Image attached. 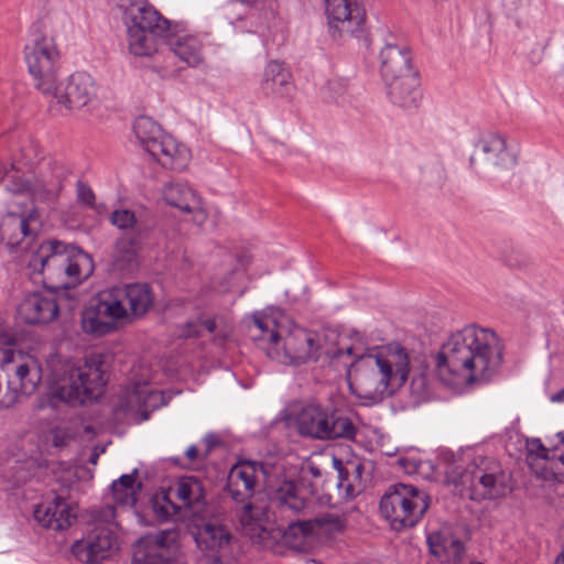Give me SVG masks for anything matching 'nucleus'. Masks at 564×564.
I'll return each instance as SVG.
<instances>
[{
	"label": "nucleus",
	"mask_w": 564,
	"mask_h": 564,
	"mask_svg": "<svg viewBox=\"0 0 564 564\" xmlns=\"http://www.w3.org/2000/svg\"><path fill=\"white\" fill-rule=\"evenodd\" d=\"M105 362L101 356H90L82 365L70 367L57 395L69 403L86 404L96 401L105 390Z\"/></svg>",
	"instance_id": "obj_13"
},
{
	"label": "nucleus",
	"mask_w": 564,
	"mask_h": 564,
	"mask_svg": "<svg viewBox=\"0 0 564 564\" xmlns=\"http://www.w3.org/2000/svg\"><path fill=\"white\" fill-rule=\"evenodd\" d=\"M556 437L560 440V443L564 445V431L557 432Z\"/></svg>",
	"instance_id": "obj_61"
},
{
	"label": "nucleus",
	"mask_w": 564,
	"mask_h": 564,
	"mask_svg": "<svg viewBox=\"0 0 564 564\" xmlns=\"http://www.w3.org/2000/svg\"><path fill=\"white\" fill-rule=\"evenodd\" d=\"M337 474H338V482H337V487L340 489V488H345V494H352L354 491V488H352V485L351 484H345L348 479V470L343 466L340 465V467H337Z\"/></svg>",
	"instance_id": "obj_48"
},
{
	"label": "nucleus",
	"mask_w": 564,
	"mask_h": 564,
	"mask_svg": "<svg viewBox=\"0 0 564 564\" xmlns=\"http://www.w3.org/2000/svg\"><path fill=\"white\" fill-rule=\"evenodd\" d=\"M316 496H247L242 507L237 512L241 531L252 543L268 546L270 542L283 538L285 543L294 549H304L315 536V529L333 521V518H316L313 520L290 522L288 528L275 524L274 505L281 514L289 511L300 513L310 508ZM319 505H328L332 496H317Z\"/></svg>",
	"instance_id": "obj_1"
},
{
	"label": "nucleus",
	"mask_w": 564,
	"mask_h": 564,
	"mask_svg": "<svg viewBox=\"0 0 564 564\" xmlns=\"http://www.w3.org/2000/svg\"><path fill=\"white\" fill-rule=\"evenodd\" d=\"M29 268L43 275L44 283L52 282L50 289H67L86 280L94 272L91 254L73 242L45 239L32 253Z\"/></svg>",
	"instance_id": "obj_7"
},
{
	"label": "nucleus",
	"mask_w": 564,
	"mask_h": 564,
	"mask_svg": "<svg viewBox=\"0 0 564 564\" xmlns=\"http://www.w3.org/2000/svg\"><path fill=\"white\" fill-rule=\"evenodd\" d=\"M97 88L94 78L85 72L72 74L65 85L55 84L53 93L57 104L68 110L82 109L88 106L96 97Z\"/></svg>",
	"instance_id": "obj_18"
},
{
	"label": "nucleus",
	"mask_w": 564,
	"mask_h": 564,
	"mask_svg": "<svg viewBox=\"0 0 564 564\" xmlns=\"http://www.w3.org/2000/svg\"><path fill=\"white\" fill-rule=\"evenodd\" d=\"M297 492V484L294 480H284L283 486H280L274 490L273 494H296Z\"/></svg>",
	"instance_id": "obj_50"
},
{
	"label": "nucleus",
	"mask_w": 564,
	"mask_h": 564,
	"mask_svg": "<svg viewBox=\"0 0 564 564\" xmlns=\"http://www.w3.org/2000/svg\"><path fill=\"white\" fill-rule=\"evenodd\" d=\"M536 455L538 458L542 460H549V457L552 456L550 451L542 444L541 440L535 438L531 443L530 454Z\"/></svg>",
	"instance_id": "obj_46"
},
{
	"label": "nucleus",
	"mask_w": 564,
	"mask_h": 564,
	"mask_svg": "<svg viewBox=\"0 0 564 564\" xmlns=\"http://www.w3.org/2000/svg\"><path fill=\"white\" fill-rule=\"evenodd\" d=\"M98 457H99V454L97 452L91 453L89 456V463H91L94 465L97 464Z\"/></svg>",
	"instance_id": "obj_59"
},
{
	"label": "nucleus",
	"mask_w": 564,
	"mask_h": 564,
	"mask_svg": "<svg viewBox=\"0 0 564 564\" xmlns=\"http://www.w3.org/2000/svg\"><path fill=\"white\" fill-rule=\"evenodd\" d=\"M380 72L386 82L405 77L409 74H419L412 66V55L404 45L387 41L379 52Z\"/></svg>",
	"instance_id": "obj_23"
},
{
	"label": "nucleus",
	"mask_w": 564,
	"mask_h": 564,
	"mask_svg": "<svg viewBox=\"0 0 564 564\" xmlns=\"http://www.w3.org/2000/svg\"><path fill=\"white\" fill-rule=\"evenodd\" d=\"M340 465H343L341 460L337 459V458H334V466H335V468L337 469V467H340Z\"/></svg>",
	"instance_id": "obj_63"
},
{
	"label": "nucleus",
	"mask_w": 564,
	"mask_h": 564,
	"mask_svg": "<svg viewBox=\"0 0 564 564\" xmlns=\"http://www.w3.org/2000/svg\"><path fill=\"white\" fill-rule=\"evenodd\" d=\"M124 498V502H131L132 505H135L138 502V497L139 496H134V495H131V496H122Z\"/></svg>",
	"instance_id": "obj_57"
},
{
	"label": "nucleus",
	"mask_w": 564,
	"mask_h": 564,
	"mask_svg": "<svg viewBox=\"0 0 564 564\" xmlns=\"http://www.w3.org/2000/svg\"><path fill=\"white\" fill-rule=\"evenodd\" d=\"M355 360L358 361L355 384L349 387L365 406L379 404L392 395L406 382L410 373L409 354L400 345L390 348L388 354L356 357Z\"/></svg>",
	"instance_id": "obj_6"
},
{
	"label": "nucleus",
	"mask_w": 564,
	"mask_h": 564,
	"mask_svg": "<svg viewBox=\"0 0 564 564\" xmlns=\"http://www.w3.org/2000/svg\"><path fill=\"white\" fill-rule=\"evenodd\" d=\"M399 464H400V466L403 467V469L406 474L411 475V474L419 473L423 468V465L425 463L421 459L405 457V458H400Z\"/></svg>",
	"instance_id": "obj_43"
},
{
	"label": "nucleus",
	"mask_w": 564,
	"mask_h": 564,
	"mask_svg": "<svg viewBox=\"0 0 564 564\" xmlns=\"http://www.w3.org/2000/svg\"><path fill=\"white\" fill-rule=\"evenodd\" d=\"M284 361L293 366L318 361L324 354L319 335L305 328H295L284 338Z\"/></svg>",
	"instance_id": "obj_19"
},
{
	"label": "nucleus",
	"mask_w": 564,
	"mask_h": 564,
	"mask_svg": "<svg viewBox=\"0 0 564 564\" xmlns=\"http://www.w3.org/2000/svg\"><path fill=\"white\" fill-rule=\"evenodd\" d=\"M116 517L112 505L90 509L85 535L72 545V553L78 561L98 563L110 556L117 546Z\"/></svg>",
	"instance_id": "obj_9"
},
{
	"label": "nucleus",
	"mask_w": 564,
	"mask_h": 564,
	"mask_svg": "<svg viewBox=\"0 0 564 564\" xmlns=\"http://www.w3.org/2000/svg\"><path fill=\"white\" fill-rule=\"evenodd\" d=\"M183 335L185 337H200L203 335L200 318L187 322Z\"/></svg>",
	"instance_id": "obj_47"
},
{
	"label": "nucleus",
	"mask_w": 564,
	"mask_h": 564,
	"mask_svg": "<svg viewBox=\"0 0 564 564\" xmlns=\"http://www.w3.org/2000/svg\"><path fill=\"white\" fill-rule=\"evenodd\" d=\"M70 496H54L34 507L35 521L45 529L63 531L68 529L77 519V505L69 500Z\"/></svg>",
	"instance_id": "obj_20"
},
{
	"label": "nucleus",
	"mask_w": 564,
	"mask_h": 564,
	"mask_svg": "<svg viewBox=\"0 0 564 564\" xmlns=\"http://www.w3.org/2000/svg\"><path fill=\"white\" fill-rule=\"evenodd\" d=\"M295 424L301 436L312 440H354L357 435L356 425L340 410L317 403L303 405L295 416Z\"/></svg>",
	"instance_id": "obj_11"
},
{
	"label": "nucleus",
	"mask_w": 564,
	"mask_h": 564,
	"mask_svg": "<svg viewBox=\"0 0 564 564\" xmlns=\"http://www.w3.org/2000/svg\"><path fill=\"white\" fill-rule=\"evenodd\" d=\"M65 169L52 158L39 159L37 145L30 142L21 150V159L14 160L10 169L0 165V182L7 192L28 195L34 202H54L63 187Z\"/></svg>",
	"instance_id": "obj_5"
},
{
	"label": "nucleus",
	"mask_w": 564,
	"mask_h": 564,
	"mask_svg": "<svg viewBox=\"0 0 564 564\" xmlns=\"http://www.w3.org/2000/svg\"><path fill=\"white\" fill-rule=\"evenodd\" d=\"M556 467H560L564 473V455L555 456Z\"/></svg>",
	"instance_id": "obj_55"
},
{
	"label": "nucleus",
	"mask_w": 564,
	"mask_h": 564,
	"mask_svg": "<svg viewBox=\"0 0 564 564\" xmlns=\"http://www.w3.org/2000/svg\"><path fill=\"white\" fill-rule=\"evenodd\" d=\"M134 398L140 406L144 405L155 409L156 404L152 401H156L159 399V394L148 386H137L134 389Z\"/></svg>",
	"instance_id": "obj_41"
},
{
	"label": "nucleus",
	"mask_w": 564,
	"mask_h": 564,
	"mask_svg": "<svg viewBox=\"0 0 564 564\" xmlns=\"http://www.w3.org/2000/svg\"><path fill=\"white\" fill-rule=\"evenodd\" d=\"M163 42L189 67L204 62V44L197 35L172 33L170 30Z\"/></svg>",
	"instance_id": "obj_26"
},
{
	"label": "nucleus",
	"mask_w": 564,
	"mask_h": 564,
	"mask_svg": "<svg viewBox=\"0 0 564 564\" xmlns=\"http://www.w3.org/2000/svg\"><path fill=\"white\" fill-rule=\"evenodd\" d=\"M52 470L55 475L56 482L61 486V489L75 491L77 494L88 490L87 485L79 480L76 469L70 463L57 462L56 468H53Z\"/></svg>",
	"instance_id": "obj_34"
},
{
	"label": "nucleus",
	"mask_w": 564,
	"mask_h": 564,
	"mask_svg": "<svg viewBox=\"0 0 564 564\" xmlns=\"http://www.w3.org/2000/svg\"><path fill=\"white\" fill-rule=\"evenodd\" d=\"M112 226L124 231L122 235L149 237L155 223L148 212L135 213L127 208H119L111 213Z\"/></svg>",
	"instance_id": "obj_27"
},
{
	"label": "nucleus",
	"mask_w": 564,
	"mask_h": 564,
	"mask_svg": "<svg viewBox=\"0 0 564 564\" xmlns=\"http://www.w3.org/2000/svg\"><path fill=\"white\" fill-rule=\"evenodd\" d=\"M536 475L544 480L564 481V473L560 467H556L555 454L549 457V460H543L541 466L535 470Z\"/></svg>",
	"instance_id": "obj_38"
},
{
	"label": "nucleus",
	"mask_w": 564,
	"mask_h": 564,
	"mask_svg": "<svg viewBox=\"0 0 564 564\" xmlns=\"http://www.w3.org/2000/svg\"><path fill=\"white\" fill-rule=\"evenodd\" d=\"M324 355L326 357H328L330 360H337L344 356L350 357L352 355V347L351 346L332 347V348L324 347Z\"/></svg>",
	"instance_id": "obj_45"
},
{
	"label": "nucleus",
	"mask_w": 564,
	"mask_h": 564,
	"mask_svg": "<svg viewBox=\"0 0 564 564\" xmlns=\"http://www.w3.org/2000/svg\"><path fill=\"white\" fill-rule=\"evenodd\" d=\"M551 402L553 403H562L564 402V388L561 389L560 391H557L556 393H554L551 398H550Z\"/></svg>",
	"instance_id": "obj_53"
},
{
	"label": "nucleus",
	"mask_w": 564,
	"mask_h": 564,
	"mask_svg": "<svg viewBox=\"0 0 564 564\" xmlns=\"http://www.w3.org/2000/svg\"><path fill=\"white\" fill-rule=\"evenodd\" d=\"M11 343V337L6 333L0 332V346L9 345Z\"/></svg>",
	"instance_id": "obj_54"
},
{
	"label": "nucleus",
	"mask_w": 564,
	"mask_h": 564,
	"mask_svg": "<svg viewBox=\"0 0 564 564\" xmlns=\"http://www.w3.org/2000/svg\"><path fill=\"white\" fill-rule=\"evenodd\" d=\"M186 463L181 457H170V462L181 468H193L197 464H204L207 459H202V453L195 444L189 445L185 453Z\"/></svg>",
	"instance_id": "obj_40"
},
{
	"label": "nucleus",
	"mask_w": 564,
	"mask_h": 564,
	"mask_svg": "<svg viewBox=\"0 0 564 564\" xmlns=\"http://www.w3.org/2000/svg\"><path fill=\"white\" fill-rule=\"evenodd\" d=\"M58 304L51 292L28 294L18 306L20 318L30 325L47 324L58 316Z\"/></svg>",
	"instance_id": "obj_22"
},
{
	"label": "nucleus",
	"mask_w": 564,
	"mask_h": 564,
	"mask_svg": "<svg viewBox=\"0 0 564 564\" xmlns=\"http://www.w3.org/2000/svg\"><path fill=\"white\" fill-rule=\"evenodd\" d=\"M263 470V464L258 462H240L230 471V481L241 480L246 490H253L257 471Z\"/></svg>",
	"instance_id": "obj_35"
},
{
	"label": "nucleus",
	"mask_w": 564,
	"mask_h": 564,
	"mask_svg": "<svg viewBox=\"0 0 564 564\" xmlns=\"http://www.w3.org/2000/svg\"><path fill=\"white\" fill-rule=\"evenodd\" d=\"M149 473L143 475L139 474V469L134 468L130 474H123L118 479L112 480L108 487L107 494H139L148 491L149 488Z\"/></svg>",
	"instance_id": "obj_33"
},
{
	"label": "nucleus",
	"mask_w": 564,
	"mask_h": 564,
	"mask_svg": "<svg viewBox=\"0 0 564 564\" xmlns=\"http://www.w3.org/2000/svg\"><path fill=\"white\" fill-rule=\"evenodd\" d=\"M173 491V488L172 487H167L165 488L164 486H161L159 490H155L153 494H162V495H165V494H172Z\"/></svg>",
	"instance_id": "obj_56"
},
{
	"label": "nucleus",
	"mask_w": 564,
	"mask_h": 564,
	"mask_svg": "<svg viewBox=\"0 0 564 564\" xmlns=\"http://www.w3.org/2000/svg\"><path fill=\"white\" fill-rule=\"evenodd\" d=\"M176 538L174 530H163L141 538L134 547L133 564H172L166 553Z\"/></svg>",
	"instance_id": "obj_21"
},
{
	"label": "nucleus",
	"mask_w": 564,
	"mask_h": 564,
	"mask_svg": "<svg viewBox=\"0 0 564 564\" xmlns=\"http://www.w3.org/2000/svg\"><path fill=\"white\" fill-rule=\"evenodd\" d=\"M23 53L35 88L44 95L53 93L59 68V51L54 40L34 30L24 45Z\"/></svg>",
	"instance_id": "obj_14"
},
{
	"label": "nucleus",
	"mask_w": 564,
	"mask_h": 564,
	"mask_svg": "<svg viewBox=\"0 0 564 564\" xmlns=\"http://www.w3.org/2000/svg\"><path fill=\"white\" fill-rule=\"evenodd\" d=\"M42 379L41 367L32 360L24 362L15 368L14 378L10 379L18 388V397L20 394H32L40 384Z\"/></svg>",
	"instance_id": "obj_32"
},
{
	"label": "nucleus",
	"mask_w": 564,
	"mask_h": 564,
	"mask_svg": "<svg viewBox=\"0 0 564 564\" xmlns=\"http://www.w3.org/2000/svg\"><path fill=\"white\" fill-rule=\"evenodd\" d=\"M401 489L405 491L404 494H411V495L420 494V491L416 487L406 486L402 482H395V484L390 485L384 494H400Z\"/></svg>",
	"instance_id": "obj_49"
},
{
	"label": "nucleus",
	"mask_w": 564,
	"mask_h": 564,
	"mask_svg": "<svg viewBox=\"0 0 564 564\" xmlns=\"http://www.w3.org/2000/svg\"><path fill=\"white\" fill-rule=\"evenodd\" d=\"M303 564H323V563L318 562L316 560L310 558V560H305Z\"/></svg>",
	"instance_id": "obj_62"
},
{
	"label": "nucleus",
	"mask_w": 564,
	"mask_h": 564,
	"mask_svg": "<svg viewBox=\"0 0 564 564\" xmlns=\"http://www.w3.org/2000/svg\"><path fill=\"white\" fill-rule=\"evenodd\" d=\"M76 189L78 202L86 206L93 207L95 202V193L93 192L91 187L88 184L78 181L76 183Z\"/></svg>",
	"instance_id": "obj_42"
},
{
	"label": "nucleus",
	"mask_w": 564,
	"mask_h": 564,
	"mask_svg": "<svg viewBox=\"0 0 564 564\" xmlns=\"http://www.w3.org/2000/svg\"><path fill=\"white\" fill-rule=\"evenodd\" d=\"M165 202L185 213H193L200 207V199L186 183L173 181L163 191Z\"/></svg>",
	"instance_id": "obj_30"
},
{
	"label": "nucleus",
	"mask_w": 564,
	"mask_h": 564,
	"mask_svg": "<svg viewBox=\"0 0 564 564\" xmlns=\"http://www.w3.org/2000/svg\"><path fill=\"white\" fill-rule=\"evenodd\" d=\"M14 476L17 477V481L25 480L29 477V474L25 473L22 466L14 467Z\"/></svg>",
	"instance_id": "obj_52"
},
{
	"label": "nucleus",
	"mask_w": 564,
	"mask_h": 564,
	"mask_svg": "<svg viewBox=\"0 0 564 564\" xmlns=\"http://www.w3.org/2000/svg\"><path fill=\"white\" fill-rule=\"evenodd\" d=\"M147 514L158 522L189 521L192 535L200 550L208 556L218 558L229 547L231 534L227 527L206 519V496H148Z\"/></svg>",
	"instance_id": "obj_4"
},
{
	"label": "nucleus",
	"mask_w": 564,
	"mask_h": 564,
	"mask_svg": "<svg viewBox=\"0 0 564 564\" xmlns=\"http://www.w3.org/2000/svg\"><path fill=\"white\" fill-rule=\"evenodd\" d=\"M294 86L292 75L283 63L271 61L267 64L261 82V89L267 96H290Z\"/></svg>",
	"instance_id": "obj_28"
},
{
	"label": "nucleus",
	"mask_w": 564,
	"mask_h": 564,
	"mask_svg": "<svg viewBox=\"0 0 564 564\" xmlns=\"http://www.w3.org/2000/svg\"><path fill=\"white\" fill-rule=\"evenodd\" d=\"M148 238L121 235L115 245V267L120 271L134 270L138 267L139 252Z\"/></svg>",
	"instance_id": "obj_29"
},
{
	"label": "nucleus",
	"mask_w": 564,
	"mask_h": 564,
	"mask_svg": "<svg viewBox=\"0 0 564 564\" xmlns=\"http://www.w3.org/2000/svg\"><path fill=\"white\" fill-rule=\"evenodd\" d=\"M133 131L141 147L163 167L183 171L187 166L191 151L172 135L163 133L160 124L150 117L137 118Z\"/></svg>",
	"instance_id": "obj_12"
},
{
	"label": "nucleus",
	"mask_w": 564,
	"mask_h": 564,
	"mask_svg": "<svg viewBox=\"0 0 564 564\" xmlns=\"http://www.w3.org/2000/svg\"><path fill=\"white\" fill-rule=\"evenodd\" d=\"M401 498L402 496H381L379 503L380 513L389 521L391 529L394 531L402 530V523L398 524V520L402 519V513L400 512Z\"/></svg>",
	"instance_id": "obj_37"
},
{
	"label": "nucleus",
	"mask_w": 564,
	"mask_h": 564,
	"mask_svg": "<svg viewBox=\"0 0 564 564\" xmlns=\"http://www.w3.org/2000/svg\"><path fill=\"white\" fill-rule=\"evenodd\" d=\"M426 543L431 555L441 563H460L465 554L464 542L453 532L449 527L430 532Z\"/></svg>",
	"instance_id": "obj_24"
},
{
	"label": "nucleus",
	"mask_w": 564,
	"mask_h": 564,
	"mask_svg": "<svg viewBox=\"0 0 564 564\" xmlns=\"http://www.w3.org/2000/svg\"><path fill=\"white\" fill-rule=\"evenodd\" d=\"M203 443L205 444V449L202 452V459H208L213 449L220 445V440L216 434L208 433L204 436Z\"/></svg>",
	"instance_id": "obj_44"
},
{
	"label": "nucleus",
	"mask_w": 564,
	"mask_h": 564,
	"mask_svg": "<svg viewBox=\"0 0 564 564\" xmlns=\"http://www.w3.org/2000/svg\"><path fill=\"white\" fill-rule=\"evenodd\" d=\"M387 94L390 101L404 109H416L422 99L421 82L419 74H409L386 82Z\"/></svg>",
	"instance_id": "obj_25"
},
{
	"label": "nucleus",
	"mask_w": 564,
	"mask_h": 564,
	"mask_svg": "<svg viewBox=\"0 0 564 564\" xmlns=\"http://www.w3.org/2000/svg\"><path fill=\"white\" fill-rule=\"evenodd\" d=\"M273 323V319L269 315L259 312L254 313L253 326L259 334H252V339L276 345L281 337L275 329L271 328Z\"/></svg>",
	"instance_id": "obj_36"
},
{
	"label": "nucleus",
	"mask_w": 564,
	"mask_h": 564,
	"mask_svg": "<svg viewBox=\"0 0 564 564\" xmlns=\"http://www.w3.org/2000/svg\"><path fill=\"white\" fill-rule=\"evenodd\" d=\"M200 325L203 327V333L206 330L207 333H214L216 329V322L214 318H200Z\"/></svg>",
	"instance_id": "obj_51"
},
{
	"label": "nucleus",
	"mask_w": 564,
	"mask_h": 564,
	"mask_svg": "<svg viewBox=\"0 0 564 564\" xmlns=\"http://www.w3.org/2000/svg\"><path fill=\"white\" fill-rule=\"evenodd\" d=\"M355 470H356V473H357L358 475H360V473H361V465H357V466H355Z\"/></svg>",
	"instance_id": "obj_64"
},
{
	"label": "nucleus",
	"mask_w": 564,
	"mask_h": 564,
	"mask_svg": "<svg viewBox=\"0 0 564 564\" xmlns=\"http://www.w3.org/2000/svg\"><path fill=\"white\" fill-rule=\"evenodd\" d=\"M469 165L478 173L489 169H509L516 165V158L507 151L506 139L496 132L481 133L469 158Z\"/></svg>",
	"instance_id": "obj_17"
},
{
	"label": "nucleus",
	"mask_w": 564,
	"mask_h": 564,
	"mask_svg": "<svg viewBox=\"0 0 564 564\" xmlns=\"http://www.w3.org/2000/svg\"><path fill=\"white\" fill-rule=\"evenodd\" d=\"M509 481L510 475L500 462L486 456H476L466 467L455 466L445 476V484L453 487L454 494H476L479 487L505 494Z\"/></svg>",
	"instance_id": "obj_10"
},
{
	"label": "nucleus",
	"mask_w": 564,
	"mask_h": 564,
	"mask_svg": "<svg viewBox=\"0 0 564 564\" xmlns=\"http://www.w3.org/2000/svg\"><path fill=\"white\" fill-rule=\"evenodd\" d=\"M154 301L153 290L145 282L106 288L84 307L80 315L82 329L97 338L117 333L143 318L152 310Z\"/></svg>",
	"instance_id": "obj_2"
},
{
	"label": "nucleus",
	"mask_w": 564,
	"mask_h": 564,
	"mask_svg": "<svg viewBox=\"0 0 564 564\" xmlns=\"http://www.w3.org/2000/svg\"><path fill=\"white\" fill-rule=\"evenodd\" d=\"M31 204L18 209H9L0 221V240L8 249H17L25 239H34L37 235L40 219L39 210L31 198Z\"/></svg>",
	"instance_id": "obj_16"
},
{
	"label": "nucleus",
	"mask_w": 564,
	"mask_h": 564,
	"mask_svg": "<svg viewBox=\"0 0 564 564\" xmlns=\"http://www.w3.org/2000/svg\"><path fill=\"white\" fill-rule=\"evenodd\" d=\"M150 414H151V411H149V410H141V412H140L141 421L149 420Z\"/></svg>",
	"instance_id": "obj_58"
},
{
	"label": "nucleus",
	"mask_w": 564,
	"mask_h": 564,
	"mask_svg": "<svg viewBox=\"0 0 564 564\" xmlns=\"http://www.w3.org/2000/svg\"><path fill=\"white\" fill-rule=\"evenodd\" d=\"M330 36L360 39L365 30L366 11L357 0H324Z\"/></svg>",
	"instance_id": "obj_15"
},
{
	"label": "nucleus",
	"mask_w": 564,
	"mask_h": 564,
	"mask_svg": "<svg viewBox=\"0 0 564 564\" xmlns=\"http://www.w3.org/2000/svg\"><path fill=\"white\" fill-rule=\"evenodd\" d=\"M175 486V494H206L202 480L196 476L178 477Z\"/></svg>",
	"instance_id": "obj_39"
},
{
	"label": "nucleus",
	"mask_w": 564,
	"mask_h": 564,
	"mask_svg": "<svg viewBox=\"0 0 564 564\" xmlns=\"http://www.w3.org/2000/svg\"><path fill=\"white\" fill-rule=\"evenodd\" d=\"M491 329L475 325L453 334L437 354V368L442 372L462 376L467 382L488 381L502 362V352Z\"/></svg>",
	"instance_id": "obj_3"
},
{
	"label": "nucleus",
	"mask_w": 564,
	"mask_h": 564,
	"mask_svg": "<svg viewBox=\"0 0 564 564\" xmlns=\"http://www.w3.org/2000/svg\"><path fill=\"white\" fill-rule=\"evenodd\" d=\"M400 512L402 529L414 527L424 516L430 507V496H402L400 500Z\"/></svg>",
	"instance_id": "obj_31"
},
{
	"label": "nucleus",
	"mask_w": 564,
	"mask_h": 564,
	"mask_svg": "<svg viewBox=\"0 0 564 564\" xmlns=\"http://www.w3.org/2000/svg\"><path fill=\"white\" fill-rule=\"evenodd\" d=\"M118 6L127 26L130 52L135 56L151 55L158 41L169 35L170 21L145 0H122Z\"/></svg>",
	"instance_id": "obj_8"
},
{
	"label": "nucleus",
	"mask_w": 564,
	"mask_h": 564,
	"mask_svg": "<svg viewBox=\"0 0 564 564\" xmlns=\"http://www.w3.org/2000/svg\"><path fill=\"white\" fill-rule=\"evenodd\" d=\"M554 564H564V552H562L560 555H557Z\"/></svg>",
	"instance_id": "obj_60"
}]
</instances>
